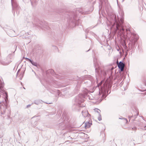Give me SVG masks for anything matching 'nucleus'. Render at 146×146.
<instances>
[{
	"label": "nucleus",
	"instance_id": "obj_1",
	"mask_svg": "<svg viewBox=\"0 0 146 146\" xmlns=\"http://www.w3.org/2000/svg\"><path fill=\"white\" fill-rule=\"evenodd\" d=\"M107 19L110 23L111 29L113 30L118 36L125 38H127L129 40L128 47L125 41L123 40L122 43L126 53H127L129 50L134 49L139 37L137 35L132 33L129 27H124V18L123 16L119 19L118 15L113 13L110 14Z\"/></svg>",
	"mask_w": 146,
	"mask_h": 146
},
{
	"label": "nucleus",
	"instance_id": "obj_2",
	"mask_svg": "<svg viewBox=\"0 0 146 146\" xmlns=\"http://www.w3.org/2000/svg\"><path fill=\"white\" fill-rule=\"evenodd\" d=\"M79 13L85 14L87 12L84 11L81 8H78L72 11H67L64 14V16L68 19V25L69 27L72 28L81 23V21L78 17Z\"/></svg>",
	"mask_w": 146,
	"mask_h": 146
},
{
	"label": "nucleus",
	"instance_id": "obj_3",
	"mask_svg": "<svg viewBox=\"0 0 146 146\" xmlns=\"http://www.w3.org/2000/svg\"><path fill=\"white\" fill-rule=\"evenodd\" d=\"M94 66L96 73V76L97 75L100 78L105 77L107 74L109 76L110 80H112L113 78V70L114 67L111 66L108 67H102L100 66V64L98 60L96 59L94 60Z\"/></svg>",
	"mask_w": 146,
	"mask_h": 146
},
{
	"label": "nucleus",
	"instance_id": "obj_4",
	"mask_svg": "<svg viewBox=\"0 0 146 146\" xmlns=\"http://www.w3.org/2000/svg\"><path fill=\"white\" fill-rule=\"evenodd\" d=\"M98 86L99 90V94L96 98L98 100V102H100L110 93L111 91L109 87V83L105 81L104 79L98 84Z\"/></svg>",
	"mask_w": 146,
	"mask_h": 146
},
{
	"label": "nucleus",
	"instance_id": "obj_5",
	"mask_svg": "<svg viewBox=\"0 0 146 146\" xmlns=\"http://www.w3.org/2000/svg\"><path fill=\"white\" fill-rule=\"evenodd\" d=\"M90 92L87 89H85L83 92V94H80L75 98L74 101L75 103L74 104V106H75L78 107H84L85 106L83 104H81L83 103L84 100V98L88 97L89 99H90L89 97L88 94Z\"/></svg>",
	"mask_w": 146,
	"mask_h": 146
},
{
	"label": "nucleus",
	"instance_id": "obj_6",
	"mask_svg": "<svg viewBox=\"0 0 146 146\" xmlns=\"http://www.w3.org/2000/svg\"><path fill=\"white\" fill-rule=\"evenodd\" d=\"M13 57L14 55L13 54H10L7 56L5 60L0 61V63L3 65H8L12 62Z\"/></svg>",
	"mask_w": 146,
	"mask_h": 146
},
{
	"label": "nucleus",
	"instance_id": "obj_7",
	"mask_svg": "<svg viewBox=\"0 0 146 146\" xmlns=\"http://www.w3.org/2000/svg\"><path fill=\"white\" fill-rule=\"evenodd\" d=\"M47 82L50 86H52L55 88L58 87L59 85V83L57 81L54 80L52 78H50Z\"/></svg>",
	"mask_w": 146,
	"mask_h": 146
},
{
	"label": "nucleus",
	"instance_id": "obj_8",
	"mask_svg": "<svg viewBox=\"0 0 146 146\" xmlns=\"http://www.w3.org/2000/svg\"><path fill=\"white\" fill-rule=\"evenodd\" d=\"M39 24L40 25L35 24V26L38 27H40V28H42V26L43 28H46L47 30H48L49 29V27L47 25V24L46 23H43V22L40 21L39 22Z\"/></svg>",
	"mask_w": 146,
	"mask_h": 146
},
{
	"label": "nucleus",
	"instance_id": "obj_9",
	"mask_svg": "<svg viewBox=\"0 0 146 146\" xmlns=\"http://www.w3.org/2000/svg\"><path fill=\"white\" fill-rule=\"evenodd\" d=\"M46 74L50 73L52 75H53V76L54 77H56L59 79H60L62 78H61L60 75L58 74H56L54 73V70L52 69L48 70L46 72Z\"/></svg>",
	"mask_w": 146,
	"mask_h": 146
},
{
	"label": "nucleus",
	"instance_id": "obj_10",
	"mask_svg": "<svg viewBox=\"0 0 146 146\" xmlns=\"http://www.w3.org/2000/svg\"><path fill=\"white\" fill-rule=\"evenodd\" d=\"M118 67L119 69V72H124L123 71V68L124 66V64L123 61H120L117 64Z\"/></svg>",
	"mask_w": 146,
	"mask_h": 146
},
{
	"label": "nucleus",
	"instance_id": "obj_11",
	"mask_svg": "<svg viewBox=\"0 0 146 146\" xmlns=\"http://www.w3.org/2000/svg\"><path fill=\"white\" fill-rule=\"evenodd\" d=\"M125 78V73L124 72H119L118 74L117 79L118 82H119L123 79V77Z\"/></svg>",
	"mask_w": 146,
	"mask_h": 146
},
{
	"label": "nucleus",
	"instance_id": "obj_12",
	"mask_svg": "<svg viewBox=\"0 0 146 146\" xmlns=\"http://www.w3.org/2000/svg\"><path fill=\"white\" fill-rule=\"evenodd\" d=\"M99 1V12L101 11H102V5L104 2L106 3V0H98Z\"/></svg>",
	"mask_w": 146,
	"mask_h": 146
},
{
	"label": "nucleus",
	"instance_id": "obj_13",
	"mask_svg": "<svg viewBox=\"0 0 146 146\" xmlns=\"http://www.w3.org/2000/svg\"><path fill=\"white\" fill-rule=\"evenodd\" d=\"M12 5V9L13 10L14 9H19L18 5L17 4L15 3L12 2V0H11Z\"/></svg>",
	"mask_w": 146,
	"mask_h": 146
},
{
	"label": "nucleus",
	"instance_id": "obj_14",
	"mask_svg": "<svg viewBox=\"0 0 146 146\" xmlns=\"http://www.w3.org/2000/svg\"><path fill=\"white\" fill-rule=\"evenodd\" d=\"M82 115L84 117L89 116H90V115L88 111L86 110L82 111Z\"/></svg>",
	"mask_w": 146,
	"mask_h": 146
},
{
	"label": "nucleus",
	"instance_id": "obj_15",
	"mask_svg": "<svg viewBox=\"0 0 146 146\" xmlns=\"http://www.w3.org/2000/svg\"><path fill=\"white\" fill-rule=\"evenodd\" d=\"M23 36L26 39L30 38L32 36V35L30 32L26 33Z\"/></svg>",
	"mask_w": 146,
	"mask_h": 146
},
{
	"label": "nucleus",
	"instance_id": "obj_16",
	"mask_svg": "<svg viewBox=\"0 0 146 146\" xmlns=\"http://www.w3.org/2000/svg\"><path fill=\"white\" fill-rule=\"evenodd\" d=\"M85 126L84 127L86 129H87V128H88L90 127L91 125H92V123H90L89 121L86 122L85 123Z\"/></svg>",
	"mask_w": 146,
	"mask_h": 146
},
{
	"label": "nucleus",
	"instance_id": "obj_17",
	"mask_svg": "<svg viewBox=\"0 0 146 146\" xmlns=\"http://www.w3.org/2000/svg\"><path fill=\"white\" fill-rule=\"evenodd\" d=\"M133 116V117L135 119L136 118L137 116H138L139 115V111L135 109V110L134 111Z\"/></svg>",
	"mask_w": 146,
	"mask_h": 146
},
{
	"label": "nucleus",
	"instance_id": "obj_18",
	"mask_svg": "<svg viewBox=\"0 0 146 146\" xmlns=\"http://www.w3.org/2000/svg\"><path fill=\"white\" fill-rule=\"evenodd\" d=\"M42 102H43L42 100H35L34 101L33 103L36 105H38L40 104H42Z\"/></svg>",
	"mask_w": 146,
	"mask_h": 146
},
{
	"label": "nucleus",
	"instance_id": "obj_19",
	"mask_svg": "<svg viewBox=\"0 0 146 146\" xmlns=\"http://www.w3.org/2000/svg\"><path fill=\"white\" fill-rule=\"evenodd\" d=\"M59 126H60V128L61 129H63L64 128H62V127L64 126L65 124L63 122H61L59 123Z\"/></svg>",
	"mask_w": 146,
	"mask_h": 146
},
{
	"label": "nucleus",
	"instance_id": "obj_20",
	"mask_svg": "<svg viewBox=\"0 0 146 146\" xmlns=\"http://www.w3.org/2000/svg\"><path fill=\"white\" fill-rule=\"evenodd\" d=\"M66 116L65 114L63 113L62 115V116L61 118L62 119L63 121H64L66 119Z\"/></svg>",
	"mask_w": 146,
	"mask_h": 146
},
{
	"label": "nucleus",
	"instance_id": "obj_21",
	"mask_svg": "<svg viewBox=\"0 0 146 146\" xmlns=\"http://www.w3.org/2000/svg\"><path fill=\"white\" fill-rule=\"evenodd\" d=\"M33 65L36 66L37 67L38 66V64L36 63V62H34L33 60H32L31 62H30Z\"/></svg>",
	"mask_w": 146,
	"mask_h": 146
},
{
	"label": "nucleus",
	"instance_id": "obj_22",
	"mask_svg": "<svg viewBox=\"0 0 146 146\" xmlns=\"http://www.w3.org/2000/svg\"><path fill=\"white\" fill-rule=\"evenodd\" d=\"M94 110L95 111L98 113V115H99V113H100V112H101V111L100 110L97 108H96L94 109Z\"/></svg>",
	"mask_w": 146,
	"mask_h": 146
},
{
	"label": "nucleus",
	"instance_id": "obj_23",
	"mask_svg": "<svg viewBox=\"0 0 146 146\" xmlns=\"http://www.w3.org/2000/svg\"><path fill=\"white\" fill-rule=\"evenodd\" d=\"M119 119H123L124 120L126 121V123L127 122V119L125 118L122 117L121 116L119 118Z\"/></svg>",
	"mask_w": 146,
	"mask_h": 146
},
{
	"label": "nucleus",
	"instance_id": "obj_24",
	"mask_svg": "<svg viewBox=\"0 0 146 146\" xmlns=\"http://www.w3.org/2000/svg\"><path fill=\"white\" fill-rule=\"evenodd\" d=\"M98 115L99 117L98 118V119L99 121H100L102 120L101 115L100 113H99V115Z\"/></svg>",
	"mask_w": 146,
	"mask_h": 146
},
{
	"label": "nucleus",
	"instance_id": "obj_25",
	"mask_svg": "<svg viewBox=\"0 0 146 146\" xmlns=\"http://www.w3.org/2000/svg\"><path fill=\"white\" fill-rule=\"evenodd\" d=\"M24 73V72H23V74H20V80H21L22 78L23 77Z\"/></svg>",
	"mask_w": 146,
	"mask_h": 146
},
{
	"label": "nucleus",
	"instance_id": "obj_26",
	"mask_svg": "<svg viewBox=\"0 0 146 146\" xmlns=\"http://www.w3.org/2000/svg\"><path fill=\"white\" fill-rule=\"evenodd\" d=\"M8 111L7 113V115L8 117H9V116L10 115L11 112L10 110H8Z\"/></svg>",
	"mask_w": 146,
	"mask_h": 146
},
{
	"label": "nucleus",
	"instance_id": "obj_27",
	"mask_svg": "<svg viewBox=\"0 0 146 146\" xmlns=\"http://www.w3.org/2000/svg\"><path fill=\"white\" fill-rule=\"evenodd\" d=\"M25 59L26 61H28L29 62H31V61H32V60H31L30 59H29L28 58H25Z\"/></svg>",
	"mask_w": 146,
	"mask_h": 146
},
{
	"label": "nucleus",
	"instance_id": "obj_28",
	"mask_svg": "<svg viewBox=\"0 0 146 146\" xmlns=\"http://www.w3.org/2000/svg\"><path fill=\"white\" fill-rule=\"evenodd\" d=\"M67 91H64V94L66 96H68V94H67Z\"/></svg>",
	"mask_w": 146,
	"mask_h": 146
},
{
	"label": "nucleus",
	"instance_id": "obj_29",
	"mask_svg": "<svg viewBox=\"0 0 146 146\" xmlns=\"http://www.w3.org/2000/svg\"><path fill=\"white\" fill-rule=\"evenodd\" d=\"M129 118L130 119L132 117H133V114H132V115H129L128 116Z\"/></svg>",
	"mask_w": 146,
	"mask_h": 146
},
{
	"label": "nucleus",
	"instance_id": "obj_30",
	"mask_svg": "<svg viewBox=\"0 0 146 146\" xmlns=\"http://www.w3.org/2000/svg\"><path fill=\"white\" fill-rule=\"evenodd\" d=\"M33 104V103H32L31 104H29V105H27V107H26L27 108L30 107L31 106V105L32 104Z\"/></svg>",
	"mask_w": 146,
	"mask_h": 146
},
{
	"label": "nucleus",
	"instance_id": "obj_31",
	"mask_svg": "<svg viewBox=\"0 0 146 146\" xmlns=\"http://www.w3.org/2000/svg\"><path fill=\"white\" fill-rule=\"evenodd\" d=\"M11 32H12V33H15V31L14 30H11Z\"/></svg>",
	"mask_w": 146,
	"mask_h": 146
},
{
	"label": "nucleus",
	"instance_id": "obj_32",
	"mask_svg": "<svg viewBox=\"0 0 146 146\" xmlns=\"http://www.w3.org/2000/svg\"><path fill=\"white\" fill-rule=\"evenodd\" d=\"M16 36V35H15L13 34L12 35H11V37H14L15 36Z\"/></svg>",
	"mask_w": 146,
	"mask_h": 146
},
{
	"label": "nucleus",
	"instance_id": "obj_33",
	"mask_svg": "<svg viewBox=\"0 0 146 146\" xmlns=\"http://www.w3.org/2000/svg\"><path fill=\"white\" fill-rule=\"evenodd\" d=\"M65 142L66 143H69L70 142V141L69 140H67Z\"/></svg>",
	"mask_w": 146,
	"mask_h": 146
},
{
	"label": "nucleus",
	"instance_id": "obj_34",
	"mask_svg": "<svg viewBox=\"0 0 146 146\" xmlns=\"http://www.w3.org/2000/svg\"><path fill=\"white\" fill-rule=\"evenodd\" d=\"M72 139V138L71 137H69V139L70 140Z\"/></svg>",
	"mask_w": 146,
	"mask_h": 146
},
{
	"label": "nucleus",
	"instance_id": "obj_35",
	"mask_svg": "<svg viewBox=\"0 0 146 146\" xmlns=\"http://www.w3.org/2000/svg\"><path fill=\"white\" fill-rule=\"evenodd\" d=\"M90 33L92 34L93 35H94V33H93L92 32H90Z\"/></svg>",
	"mask_w": 146,
	"mask_h": 146
},
{
	"label": "nucleus",
	"instance_id": "obj_36",
	"mask_svg": "<svg viewBox=\"0 0 146 146\" xmlns=\"http://www.w3.org/2000/svg\"><path fill=\"white\" fill-rule=\"evenodd\" d=\"M144 82L145 85L146 86V80L145 81V82Z\"/></svg>",
	"mask_w": 146,
	"mask_h": 146
},
{
	"label": "nucleus",
	"instance_id": "obj_37",
	"mask_svg": "<svg viewBox=\"0 0 146 146\" xmlns=\"http://www.w3.org/2000/svg\"><path fill=\"white\" fill-rule=\"evenodd\" d=\"M132 129L133 130L134 129H135V127H133V128H132Z\"/></svg>",
	"mask_w": 146,
	"mask_h": 146
},
{
	"label": "nucleus",
	"instance_id": "obj_38",
	"mask_svg": "<svg viewBox=\"0 0 146 146\" xmlns=\"http://www.w3.org/2000/svg\"><path fill=\"white\" fill-rule=\"evenodd\" d=\"M96 80H97V83H98V78H97V77L96 78Z\"/></svg>",
	"mask_w": 146,
	"mask_h": 146
},
{
	"label": "nucleus",
	"instance_id": "obj_39",
	"mask_svg": "<svg viewBox=\"0 0 146 146\" xmlns=\"http://www.w3.org/2000/svg\"><path fill=\"white\" fill-rule=\"evenodd\" d=\"M45 103H46V104H51V103H46V102H45Z\"/></svg>",
	"mask_w": 146,
	"mask_h": 146
},
{
	"label": "nucleus",
	"instance_id": "obj_40",
	"mask_svg": "<svg viewBox=\"0 0 146 146\" xmlns=\"http://www.w3.org/2000/svg\"><path fill=\"white\" fill-rule=\"evenodd\" d=\"M145 130H146V126H145Z\"/></svg>",
	"mask_w": 146,
	"mask_h": 146
},
{
	"label": "nucleus",
	"instance_id": "obj_41",
	"mask_svg": "<svg viewBox=\"0 0 146 146\" xmlns=\"http://www.w3.org/2000/svg\"><path fill=\"white\" fill-rule=\"evenodd\" d=\"M18 72H19V71H18V72H17V75H18Z\"/></svg>",
	"mask_w": 146,
	"mask_h": 146
},
{
	"label": "nucleus",
	"instance_id": "obj_42",
	"mask_svg": "<svg viewBox=\"0 0 146 146\" xmlns=\"http://www.w3.org/2000/svg\"><path fill=\"white\" fill-rule=\"evenodd\" d=\"M105 138L104 139V142L105 141Z\"/></svg>",
	"mask_w": 146,
	"mask_h": 146
},
{
	"label": "nucleus",
	"instance_id": "obj_43",
	"mask_svg": "<svg viewBox=\"0 0 146 146\" xmlns=\"http://www.w3.org/2000/svg\"><path fill=\"white\" fill-rule=\"evenodd\" d=\"M122 81L121 82V83H120V84H122Z\"/></svg>",
	"mask_w": 146,
	"mask_h": 146
},
{
	"label": "nucleus",
	"instance_id": "obj_44",
	"mask_svg": "<svg viewBox=\"0 0 146 146\" xmlns=\"http://www.w3.org/2000/svg\"><path fill=\"white\" fill-rule=\"evenodd\" d=\"M90 49H89V50H88V51H87V52H88V51L89 50H90Z\"/></svg>",
	"mask_w": 146,
	"mask_h": 146
},
{
	"label": "nucleus",
	"instance_id": "obj_45",
	"mask_svg": "<svg viewBox=\"0 0 146 146\" xmlns=\"http://www.w3.org/2000/svg\"><path fill=\"white\" fill-rule=\"evenodd\" d=\"M95 1H94L93 3H95Z\"/></svg>",
	"mask_w": 146,
	"mask_h": 146
},
{
	"label": "nucleus",
	"instance_id": "obj_46",
	"mask_svg": "<svg viewBox=\"0 0 146 146\" xmlns=\"http://www.w3.org/2000/svg\"><path fill=\"white\" fill-rule=\"evenodd\" d=\"M117 50L118 51H119V49H117Z\"/></svg>",
	"mask_w": 146,
	"mask_h": 146
},
{
	"label": "nucleus",
	"instance_id": "obj_47",
	"mask_svg": "<svg viewBox=\"0 0 146 146\" xmlns=\"http://www.w3.org/2000/svg\"><path fill=\"white\" fill-rule=\"evenodd\" d=\"M31 42V41H30L29 42H29Z\"/></svg>",
	"mask_w": 146,
	"mask_h": 146
},
{
	"label": "nucleus",
	"instance_id": "obj_48",
	"mask_svg": "<svg viewBox=\"0 0 146 146\" xmlns=\"http://www.w3.org/2000/svg\"><path fill=\"white\" fill-rule=\"evenodd\" d=\"M23 88H24V89H25V88H24V87H23Z\"/></svg>",
	"mask_w": 146,
	"mask_h": 146
}]
</instances>
